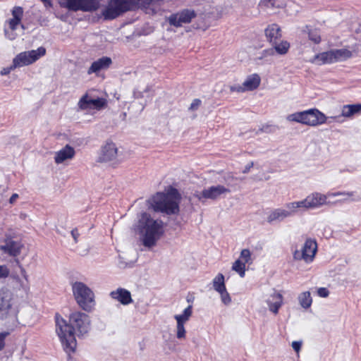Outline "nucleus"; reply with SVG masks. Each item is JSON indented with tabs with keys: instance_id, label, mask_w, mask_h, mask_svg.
Masks as SVG:
<instances>
[{
	"instance_id": "obj_28",
	"label": "nucleus",
	"mask_w": 361,
	"mask_h": 361,
	"mask_svg": "<svg viewBox=\"0 0 361 361\" xmlns=\"http://www.w3.org/2000/svg\"><path fill=\"white\" fill-rule=\"evenodd\" d=\"M213 287L214 289L218 292L221 293L222 290H224L226 288L224 276L221 273H219L213 279Z\"/></svg>"
},
{
	"instance_id": "obj_36",
	"label": "nucleus",
	"mask_w": 361,
	"mask_h": 361,
	"mask_svg": "<svg viewBox=\"0 0 361 361\" xmlns=\"http://www.w3.org/2000/svg\"><path fill=\"white\" fill-rule=\"evenodd\" d=\"M185 329L184 327V324L180 322L177 323V334L176 336L178 338H184L185 337Z\"/></svg>"
},
{
	"instance_id": "obj_1",
	"label": "nucleus",
	"mask_w": 361,
	"mask_h": 361,
	"mask_svg": "<svg viewBox=\"0 0 361 361\" xmlns=\"http://www.w3.org/2000/svg\"><path fill=\"white\" fill-rule=\"evenodd\" d=\"M56 332L64 351L68 354L75 353L77 347L75 334L78 336L87 334L90 329L89 316L81 312L70 314L68 322L59 313L55 314Z\"/></svg>"
},
{
	"instance_id": "obj_19",
	"label": "nucleus",
	"mask_w": 361,
	"mask_h": 361,
	"mask_svg": "<svg viewBox=\"0 0 361 361\" xmlns=\"http://www.w3.org/2000/svg\"><path fill=\"white\" fill-rule=\"evenodd\" d=\"M118 149L112 141H107L102 149L100 159L103 161H110L116 159Z\"/></svg>"
},
{
	"instance_id": "obj_2",
	"label": "nucleus",
	"mask_w": 361,
	"mask_h": 361,
	"mask_svg": "<svg viewBox=\"0 0 361 361\" xmlns=\"http://www.w3.org/2000/svg\"><path fill=\"white\" fill-rule=\"evenodd\" d=\"M164 0H108L102 11V16L106 20H112L124 13L137 8L147 13L151 6L158 4Z\"/></svg>"
},
{
	"instance_id": "obj_35",
	"label": "nucleus",
	"mask_w": 361,
	"mask_h": 361,
	"mask_svg": "<svg viewBox=\"0 0 361 361\" xmlns=\"http://www.w3.org/2000/svg\"><path fill=\"white\" fill-rule=\"evenodd\" d=\"M221 295V301L225 305H228L231 302V298L229 293L227 292L226 288L222 292L219 293Z\"/></svg>"
},
{
	"instance_id": "obj_21",
	"label": "nucleus",
	"mask_w": 361,
	"mask_h": 361,
	"mask_svg": "<svg viewBox=\"0 0 361 361\" xmlns=\"http://www.w3.org/2000/svg\"><path fill=\"white\" fill-rule=\"evenodd\" d=\"M265 35L269 43H276L282 37L281 30L277 24L269 25L265 29Z\"/></svg>"
},
{
	"instance_id": "obj_45",
	"label": "nucleus",
	"mask_w": 361,
	"mask_h": 361,
	"mask_svg": "<svg viewBox=\"0 0 361 361\" xmlns=\"http://www.w3.org/2000/svg\"><path fill=\"white\" fill-rule=\"evenodd\" d=\"M7 335V333H0V350H1L5 346V338Z\"/></svg>"
},
{
	"instance_id": "obj_3",
	"label": "nucleus",
	"mask_w": 361,
	"mask_h": 361,
	"mask_svg": "<svg viewBox=\"0 0 361 361\" xmlns=\"http://www.w3.org/2000/svg\"><path fill=\"white\" fill-rule=\"evenodd\" d=\"M180 200L181 195L178 190L171 186L166 192H157L149 199V202L155 212L174 215L180 212Z\"/></svg>"
},
{
	"instance_id": "obj_42",
	"label": "nucleus",
	"mask_w": 361,
	"mask_h": 361,
	"mask_svg": "<svg viewBox=\"0 0 361 361\" xmlns=\"http://www.w3.org/2000/svg\"><path fill=\"white\" fill-rule=\"evenodd\" d=\"M9 271L8 268L6 266H1L0 265V277L1 278H6L8 276Z\"/></svg>"
},
{
	"instance_id": "obj_15",
	"label": "nucleus",
	"mask_w": 361,
	"mask_h": 361,
	"mask_svg": "<svg viewBox=\"0 0 361 361\" xmlns=\"http://www.w3.org/2000/svg\"><path fill=\"white\" fill-rule=\"evenodd\" d=\"M12 18L8 20V27L12 31L17 29L18 25L23 29H25V26L21 23V20L23 17V8L21 6H14L11 10Z\"/></svg>"
},
{
	"instance_id": "obj_52",
	"label": "nucleus",
	"mask_w": 361,
	"mask_h": 361,
	"mask_svg": "<svg viewBox=\"0 0 361 361\" xmlns=\"http://www.w3.org/2000/svg\"><path fill=\"white\" fill-rule=\"evenodd\" d=\"M271 1V0H264L262 1V3L264 5V6H268L269 3H270Z\"/></svg>"
},
{
	"instance_id": "obj_32",
	"label": "nucleus",
	"mask_w": 361,
	"mask_h": 361,
	"mask_svg": "<svg viewBox=\"0 0 361 361\" xmlns=\"http://www.w3.org/2000/svg\"><path fill=\"white\" fill-rule=\"evenodd\" d=\"M192 314V305H189L184 310L182 314H176L174 316L177 323L180 322L184 324L188 320H189L190 317Z\"/></svg>"
},
{
	"instance_id": "obj_39",
	"label": "nucleus",
	"mask_w": 361,
	"mask_h": 361,
	"mask_svg": "<svg viewBox=\"0 0 361 361\" xmlns=\"http://www.w3.org/2000/svg\"><path fill=\"white\" fill-rule=\"evenodd\" d=\"M202 104V101L200 99H195L192 103L190 104V106L189 107L190 111H195L197 110L200 106Z\"/></svg>"
},
{
	"instance_id": "obj_27",
	"label": "nucleus",
	"mask_w": 361,
	"mask_h": 361,
	"mask_svg": "<svg viewBox=\"0 0 361 361\" xmlns=\"http://www.w3.org/2000/svg\"><path fill=\"white\" fill-rule=\"evenodd\" d=\"M305 32H307L308 38L310 41L314 44H319L322 41V38L318 29H312L310 25L305 26Z\"/></svg>"
},
{
	"instance_id": "obj_18",
	"label": "nucleus",
	"mask_w": 361,
	"mask_h": 361,
	"mask_svg": "<svg viewBox=\"0 0 361 361\" xmlns=\"http://www.w3.org/2000/svg\"><path fill=\"white\" fill-rule=\"evenodd\" d=\"M112 64V60L109 56H102L94 61L87 70V74H97L100 71L108 69Z\"/></svg>"
},
{
	"instance_id": "obj_26",
	"label": "nucleus",
	"mask_w": 361,
	"mask_h": 361,
	"mask_svg": "<svg viewBox=\"0 0 361 361\" xmlns=\"http://www.w3.org/2000/svg\"><path fill=\"white\" fill-rule=\"evenodd\" d=\"M361 111V104L345 105L342 109V116L350 117Z\"/></svg>"
},
{
	"instance_id": "obj_40",
	"label": "nucleus",
	"mask_w": 361,
	"mask_h": 361,
	"mask_svg": "<svg viewBox=\"0 0 361 361\" xmlns=\"http://www.w3.org/2000/svg\"><path fill=\"white\" fill-rule=\"evenodd\" d=\"M317 294L322 298H326L329 294V291L326 288H319L317 290Z\"/></svg>"
},
{
	"instance_id": "obj_5",
	"label": "nucleus",
	"mask_w": 361,
	"mask_h": 361,
	"mask_svg": "<svg viewBox=\"0 0 361 361\" xmlns=\"http://www.w3.org/2000/svg\"><path fill=\"white\" fill-rule=\"evenodd\" d=\"M289 121L300 123L309 126H317L326 123V116L316 108L296 112L288 116Z\"/></svg>"
},
{
	"instance_id": "obj_12",
	"label": "nucleus",
	"mask_w": 361,
	"mask_h": 361,
	"mask_svg": "<svg viewBox=\"0 0 361 361\" xmlns=\"http://www.w3.org/2000/svg\"><path fill=\"white\" fill-rule=\"evenodd\" d=\"M66 7L73 11H95L99 7V0H66Z\"/></svg>"
},
{
	"instance_id": "obj_4",
	"label": "nucleus",
	"mask_w": 361,
	"mask_h": 361,
	"mask_svg": "<svg viewBox=\"0 0 361 361\" xmlns=\"http://www.w3.org/2000/svg\"><path fill=\"white\" fill-rule=\"evenodd\" d=\"M140 233L143 235L142 243L146 247H152L163 234L164 223L161 220H154L147 213H143L139 220Z\"/></svg>"
},
{
	"instance_id": "obj_47",
	"label": "nucleus",
	"mask_w": 361,
	"mask_h": 361,
	"mask_svg": "<svg viewBox=\"0 0 361 361\" xmlns=\"http://www.w3.org/2000/svg\"><path fill=\"white\" fill-rule=\"evenodd\" d=\"M71 235L73 238L75 243H77L78 238L80 235L78 228H75L71 231Z\"/></svg>"
},
{
	"instance_id": "obj_11",
	"label": "nucleus",
	"mask_w": 361,
	"mask_h": 361,
	"mask_svg": "<svg viewBox=\"0 0 361 361\" xmlns=\"http://www.w3.org/2000/svg\"><path fill=\"white\" fill-rule=\"evenodd\" d=\"M261 84V77L257 73L249 75L242 85L230 86L231 92L243 93L257 90Z\"/></svg>"
},
{
	"instance_id": "obj_23",
	"label": "nucleus",
	"mask_w": 361,
	"mask_h": 361,
	"mask_svg": "<svg viewBox=\"0 0 361 361\" xmlns=\"http://www.w3.org/2000/svg\"><path fill=\"white\" fill-rule=\"evenodd\" d=\"M313 61H317L319 65L335 63V56L334 55L333 49L316 54Z\"/></svg>"
},
{
	"instance_id": "obj_8",
	"label": "nucleus",
	"mask_w": 361,
	"mask_h": 361,
	"mask_svg": "<svg viewBox=\"0 0 361 361\" xmlns=\"http://www.w3.org/2000/svg\"><path fill=\"white\" fill-rule=\"evenodd\" d=\"M46 54V49L39 47L36 50L25 51L19 53L14 58L16 66L22 67L30 65Z\"/></svg>"
},
{
	"instance_id": "obj_16",
	"label": "nucleus",
	"mask_w": 361,
	"mask_h": 361,
	"mask_svg": "<svg viewBox=\"0 0 361 361\" xmlns=\"http://www.w3.org/2000/svg\"><path fill=\"white\" fill-rule=\"evenodd\" d=\"M23 247V245L20 241L7 239L6 244L0 246V250L10 256L17 257L20 254Z\"/></svg>"
},
{
	"instance_id": "obj_22",
	"label": "nucleus",
	"mask_w": 361,
	"mask_h": 361,
	"mask_svg": "<svg viewBox=\"0 0 361 361\" xmlns=\"http://www.w3.org/2000/svg\"><path fill=\"white\" fill-rule=\"evenodd\" d=\"M307 197V207L310 209L319 207L326 203L327 196L319 192H313Z\"/></svg>"
},
{
	"instance_id": "obj_34",
	"label": "nucleus",
	"mask_w": 361,
	"mask_h": 361,
	"mask_svg": "<svg viewBox=\"0 0 361 361\" xmlns=\"http://www.w3.org/2000/svg\"><path fill=\"white\" fill-rule=\"evenodd\" d=\"M240 259L247 263H250L251 261V252L248 249H243L240 252Z\"/></svg>"
},
{
	"instance_id": "obj_13",
	"label": "nucleus",
	"mask_w": 361,
	"mask_h": 361,
	"mask_svg": "<svg viewBox=\"0 0 361 361\" xmlns=\"http://www.w3.org/2000/svg\"><path fill=\"white\" fill-rule=\"evenodd\" d=\"M230 190L221 185L216 186H211L207 189H204L202 192L194 194V196L198 199L200 202H203V200H215L218 199L222 194L229 192Z\"/></svg>"
},
{
	"instance_id": "obj_48",
	"label": "nucleus",
	"mask_w": 361,
	"mask_h": 361,
	"mask_svg": "<svg viewBox=\"0 0 361 361\" xmlns=\"http://www.w3.org/2000/svg\"><path fill=\"white\" fill-rule=\"evenodd\" d=\"M41 1L47 8H49L53 6L52 0H41Z\"/></svg>"
},
{
	"instance_id": "obj_10",
	"label": "nucleus",
	"mask_w": 361,
	"mask_h": 361,
	"mask_svg": "<svg viewBox=\"0 0 361 361\" xmlns=\"http://www.w3.org/2000/svg\"><path fill=\"white\" fill-rule=\"evenodd\" d=\"M197 13L193 9L185 8L172 13L167 18L168 23L176 27H180L183 24H189L196 18Z\"/></svg>"
},
{
	"instance_id": "obj_51",
	"label": "nucleus",
	"mask_w": 361,
	"mask_h": 361,
	"mask_svg": "<svg viewBox=\"0 0 361 361\" xmlns=\"http://www.w3.org/2000/svg\"><path fill=\"white\" fill-rule=\"evenodd\" d=\"M16 262L18 264H20V262L18 259H16ZM20 269H21V272H22V274L23 276L27 279V276H26V271L25 270L20 266L19 265Z\"/></svg>"
},
{
	"instance_id": "obj_17",
	"label": "nucleus",
	"mask_w": 361,
	"mask_h": 361,
	"mask_svg": "<svg viewBox=\"0 0 361 361\" xmlns=\"http://www.w3.org/2000/svg\"><path fill=\"white\" fill-rule=\"evenodd\" d=\"M109 295L112 299L119 302L123 305H128L133 302L130 292L123 288H118L111 291Z\"/></svg>"
},
{
	"instance_id": "obj_9",
	"label": "nucleus",
	"mask_w": 361,
	"mask_h": 361,
	"mask_svg": "<svg viewBox=\"0 0 361 361\" xmlns=\"http://www.w3.org/2000/svg\"><path fill=\"white\" fill-rule=\"evenodd\" d=\"M13 294L7 288L0 290V315L3 317H7L8 315L17 316L18 311L13 307Z\"/></svg>"
},
{
	"instance_id": "obj_41",
	"label": "nucleus",
	"mask_w": 361,
	"mask_h": 361,
	"mask_svg": "<svg viewBox=\"0 0 361 361\" xmlns=\"http://www.w3.org/2000/svg\"><path fill=\"white\" fill-rule=\"evenodd\" d=\"M354 195L353 192H336L329 194L330 196L336 197V196H341V195H346L348 197H353Z\"/></svg>"
},
{
	"instance_id": "obj_31",
	"label": "nucleus",
	"mask_w": 361,
	"mask_h": 361,
	"mask_svg": "<svg viewBox=\"0 0 361 361\" xmlns=\"http://www.w3.org/2000/svg\"><path fill=\"white\" fill-rule=\"evenodd\" d=\"M272 45L275 48L276 52L280 55L287 54L290 49V43L286 40H282L280 42L276 41V43H273Z\"/></svg>"
},
{
	"instance_id": "obj_14",
	"label": "nucleus",
	"mask_w": 361,
	"mask_h": 361,
	"mask_svg": "<svg viewBox=\"0 0 361 361\" xmlns=\"http://www.w3.org/2000/svg\"><path fill=\"white\" fill-rule=\"evenodd\" d=\"M79 107L81 109H95L100 110L107 106V101L104 98L89 99L88 94H84L79 100Z\"/></svg>"
},
{
	"instance_id": "obj_6",
	"label": "nucleus",
	"mask_w": 361,
	"mask_h": 361,
	"mask_svg": "<svg viewBox=\"0 0 361 361\" xmlns=\"http://www.w3.org/2000/svg\"><path fill=\"white\" fill-rule=\"evenodd\" d=\"M73 293L79 306L85 311H90L94 305V293L85 283L75 282Z\"/></svg>"
},
{
	"instance_id": "obj_20",
	"label": "nucleus",
	"mask_w": 361,
	"mask_h": 361,
	"mask_svg": "<svg viewBox=\"0 0 361 361\" xmlns=\"http://www.w3.org/2000/svg\"><path fill=\"white\" fill-rule=\"evenodd\" d=\"M75 154V149L69 145H66L59 151L56 152L54 156V161L56 164H61L68 159H72Z\"/></svg>"
},
{
	"instance_id": "obj_7",
	"label": "nucleus",
	"mask_w": 361,
	"mask_h": 361,
	"mask_svg": "<svg viewBox=\"0 0 361 361\" xmlns=\"http://www.w3.org/2000/svg\"><path fill=\"white\" fill-rule=\"evenodd\" d=\"M317 252V243L316 240L307 238L301 250H295L293 253V257L295 260H303L306 263H311L314 259Z\"/></svg>"
},
{
	"instance_id": "obj_44",
	"label": "nucleus",
	"mask_w": 361,
	"mask_h": 361,
	"mask_svg": "<svg viewBox=\"0 0 361 361\" xmlns=\"http://www.w3.org/2000/svg\"><path fill=\"white\" fill-rule=\"evenodd\" d=\"M296 203L298 204V209L299 208H304L305 209H310L309 207H307V197L305 199H304L303 200L296 202Z\"/></svg>"
},
{
	"instance_id": "obj_50",
	"label": "nucleus",
	"mask_w": 361,
	"mask_h": 361,
	"mask_svg": "<svg viewBox=\"0 0 361 361\" xmlns=\"http://www.w3.org/2000/svg\"><path fill=\"white\" fill-rule=\"evenodd\" d=\"M18 198V195L16 193H13L9 199V202L11 204H13Z\"/></svg>"
},
{
	"instance_id": "obj_49",
	"label": "nucleus",
	"mask_w": 361,
	"mask_h": 361,
	"mask_svg": "<svg viewBox=\"0 0 361 361\" xmlns=\"http://www.w3.org/2000/svg\"><path fill=\"white\" fill-rule=\"evenodd\" d=\"M253 166V162H250L247 165L245 166L244 170L243 171V173H248L250 170V169Z\"/></svg>"
},
{
	"instance_id": "obj_43",
	"label": "nucleus",
	"mask_w": 361,
	"mask_h": 361,
	"mask_svg": "<svg viewBox=\"0 0 361 361\" xmlns=\"http://www.w3.org/2000/svg\"><path fill=\"white\" fill-rule=\"evenodd\" d=\"M286 207L290 209V212H291V214L296 212V209H298V204L296 202H290L286 204Z\"/></svg>"
},
{
	"instance_id": "obj_29",
	"label": "nucleus",
	"mask_w": 361,
	"mask_h": 361,
	"mask_svg": "<svg viewBox=\"0 0 361 361\" xmlns=\"http://www.w3.org/2000/svg\"><path fill=\"white\" fill-rule=\"evenodd\" d=\"M335 63L346 60L352 56V52L346 49H333Z\"/></svg>"
},
{
	"instance_id": "obj_37",
	"label": "nucleus",
	"mask_w": 361,
	"mask_h": 361,
	"mask_svg": "<svg viewBox=\"0 0 361 361\" xmlns=\"http://www.w3.org/2000/svg\"><path fill=\"white\" fill-rule=\"evenodd\" d=\"M16 68H18V66H16V61L15 60L13 59V63L12 65H11L9 67H6V68H4L0 73L1 75H8L12 71H13L14 69H16Z\"/></svg>"
},
{
	"instance_id": "obj_53",
	"label": "nucleus",
	"mask_w": 361,
	"mask_h": 361,
	"mask_svg": "<svg viewBox=\"0 0 361 361\" xmlns=\"http://www.w3.org/2000/svg\"><path fill=\"white\" fill-rule=\"evenodd\" d=\"M271 302H276V299H272Z\"/></svg>"
},
{
	"instance_id": "obj_46",
	"label": "nucleus",
	"mask_w": 361,
	"mask_h": 361,
	"mask_svg": "<svg viewBox=\"0 0 361 361\" xmlns=\"http://www.w3.org/2000/svg\"><path fill=\"white\" fill-rule=\"evenodd\" d=\"M302 346V343L300 341H293L292 342V347L294 349V350L297 353H298L300 350Z\"/></svg>"
},
{
	"instance_id": "obj_30",
	"label": "nucleus",
	"mask_w": 361,
	"mask_h": 361,
	"mask_svg": "<svg viewBox=\"0 0 361 361\" xmlns=\"http://www.w3.org/2000/svg\"><path fill=\"white\" fill-rule=\"evenodd\" d=\"M300 305L305 309L310 307L312 303V298L309 291H305L298 296Z\"/></svg>"
},
{
	"instance_id": "obj_38",
	"label": "nucleus",
	"mask_w": 361,
	"mask_h": 361,
	"mask_svg": "<svg viewBox=\"0 0 361 361\" xmlns=\"http://www.w3.org/2000/svg\"><path fill=\"white\" fill-rule=\"evenodd\" d=\"M275 53H276V52L274 47L264 49V50H263V51L262 53L261 58H265L267 56H274L275 54Z\"/></svg>"
},
{
	"instance_id": "obj_33",
	"label": "nucleus",
	"mask_w": 361,
	"mask_h": 361,
	"mask_svg": "<svg viewBox=\"0 0 361 361\" xmlns=\"http://www.w3.org/2000/svg\"><path fill=\"white\" fill-rule=\"evenodd\" d=\"M232 269L237 272L240 277L243 278L245 275L246 263L240 259H238L233 262Z\"/></svg>"
},
{
	"instance_id": "obj_25",
	"label": "nucleus",
	"mask_w": 361,
	"mask_h": 361,
	"mask_svg": "<svg viewBox=\"0 0 361 361\" xmlns=\"http://www.w3.org/2000/svg\"><path fill=\"white\" fill-rule=\"evenodd\" d=\"M291 215V212L282 209H276L272 211L267 217V221L269 223H271L276 220H282L289 216Z\"/></svg>"
},
{
	"instance_id": "obj_24",
	"label": "nucleus",
	"mask_w": 361,
	"mask_h": 361,
	"mask_svg": "<svg viewBox=\"0 0 361 361\" xmlns=\"http://www.w3.org/2000/svg\"><path fill=\"white\" fill-rule=\"evenodd\" d=\"M271 299H276V302L267 301L269 309L271 312L276 314L281 305H283V295L280 293H274L271 295Z\"/></svg>"
}]
</instances>
